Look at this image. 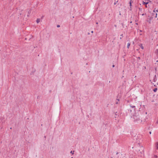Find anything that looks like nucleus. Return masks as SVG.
Instances as JSON below:
<instances>
[{
  "label": "nucleus",
  "instance_id": "obj_1",
  "mask_svg": "<svg viewBox=\"0 0 158 158\" xmlns=\"http://www.w3.org/2000/svg\"><path fill=\"white\" fill-rule=\"evenodd\" d=\"M133 118L134 119V121L138 123H141L142 122V120L140 118L139 116L136 113L133 115Z\"/></svg>",
  "mask_w": 158,
  "mask_h": 158
},
{
  "label": "nucleus",
  "instance_id": "obj_2",
  "mask_svg": "<svg viewBox=\"0 0 158 158\" xmlns=\"http://www.w3.org/2000/svg\"><path fill=\"white\" fill-rule=\"evenodd\" d=\"M156 80H157L156 76V75H155L154 76V77L153 81L154 82H156Z\"/></svg>",
  "mask_w": 158,
  "mask_h": 158
},
{
  "label": "nucleus",
  "instance_id": "obj_3",
  "mask_svg": "<svg viewBox=\"0 0 158 158\" xmlns=\"http://www.w3.org/2000/svg\"><path fill=\"white\" fill-rule=\"evenodd\" d=\"M130 106L131 107H132V108H134L133 109V110H134V111H135V106H134L132 105L131 104L130 105Z\"/></svg>",
  "mask_w": 158,
  "mask_h": 158
},
{
  "label": "nucleus",
  "instance_id": "obj_4",
  "mask_svg": "<svg viewBox=\"0 0 158 158\" xmlns=\"http://www.w3.org/2000/svg\"><path fill=\"white\" fill-rule=\"evenodd\" d=\"M40 21V19H37L36 20V22L37 23H39Z\"/></svg>",
  "mask_w": 158,
  "mask_h": 158
},
{
  "label": "nucleus",
  "instance_id": "obj_5",
  "mask_svg": "<svg viewBox=\"0 0 158 158\" xmlns=\"http://www.w3.org/2000/svg\"><path fill=\"white\" fill-rule=\"evenodd\" d=\"M27 10L28 12V13L29 14H30L31 12V10H30V9H27Z\"/></svg>",
  "mask_w": 158,
  "mask_h": 158
},
{
  "label": "nucleus",
  "instance_id": "obj_6",
  "mask_svg": "<svg viewBox=\"0 0 158 158\" xmlns=\"http://www.w3.org/2000/svg\"><path fill=\"white\" fill-rule=\"evenodd\" d=\"M148 2H145L144 1H143V4L147 5L148 4Z\"/></svg>",
  "mask_w": 158,
  "mask_h": 158
},
{
  "label": "nucleus",
  "instance_id": "obj_7",
  "mask_svg": "<svg viewBox=\"0 0 158 158\" xmlns=\"http://www.w3.org/2000/svg\"><path fill=\"white\" fill-rule=\"evenodd\" d=\"M130 45V43H128L127 45V48H129V47Z\"/></svg>",
  "mask_w": 158,
  "mask_h": 158
},
{
  "label": "nucleus",
  "instance_id": "obj_8",
  "mask_svg": "<svg viewBox=\"0 0 158 158\" xmlns=\"http://www.w3.org/2000/svg\"><path fill=\"white\" fill-rule=\"evenodd\" d=\"M157 90V88H155L153 89V91L154 92H156Z\"/></svg>",
  "mask_w": 158,
  "mask_h": 158
},
{
  "label": "nucleus",
  "instance_id": "obj_9",
  "mask_svg": "<svg viewBox=\"0 0 158 158\" xmlns=\"http://www.w3.org/2000/svg\"><path fill=\"white\" fill-rule=\"evenodd\" d=\"M116 100L117 101H116V104H118V102L119 101V100L118 99H117Z\"/></svg>",
  "mask_w": 158,
  "mask_h": 158
},
{
  "label": "nucleus",
  "instance_id": "obj_10",
  "mask_svg": "<svg viewBox=\"0 0 158 158\" xmlns=\"http://www.w3.org/2000/svg\"><path fill=\"white\" fill-rule=\"evenodd\" d=\"M118 1H116V0H115V2L114 3V5H115L116 4V3H117V2H118Z\"/></svg>",
  "mask_w": 158,
  "mask_h": 158
},
{
  "label": "nucleus",
  "instance_id": "obj_11",
  "mask_svg": "<svg viewBox=\"0 0 158 158\" xmlns=\"http://www.w3.org/2000/svg\"><path fill=\"white\" fill-rule=\"evenodd\" d=\"M158 157V156L157 155H154V158H157Z\"/></svg>",
  "mask_w": 158,
  "mask_h": 158
},
{
  "label": "nucleus",
  "instance_id": "obj_12",
  "mask_svg": "<svg viewBox=\"0 0 158 158\" xmlns=\"http://www.w3.org/2000/svg\"><path fill=\"white\" fill-rule=\"evenodd\" d=\"M141 48H142V49H143V47L142 46V44H141V46H140Z\"/></svg>",
  "mask_w": 158,
  "mask_h": 158
},
{
  "label": "nucleus",
  "instance_id": "obj_13",
  "mask_svg": "<svg viewBox=\"0 0 158 158\" xmlns=\"http://www.w3.org/2000/svg\"><path fill=\"white\" fill-rule=\"evenodd\" d=\"M139 11H141L142 10V9L140 8H139Z\"/></svg>",
  "mask_w": 158,
  "mask_h": 158
},
{
  "label": "nucleus",
  "instance_id": "obj_14",
  "mask_svg": "<svg viewBox=\"0 0 158 158\" xmlns=\"http://www.w3.org/2000/svg\"><path fill=\"white\" fill-rule=\"evenodd\" d=\"M156 124H158V118H157V121L156 122Z\"/></svg>",
  "mask_w": 158,
  "mask_h": 158
},
{
  "label": "nucleus",
  "instance_id": "obj_15",
  "mask_svg": "<svg viewBox=\"0 0 158 158\" xmlns=\"http://www.w3.org/2000/svg\"><path fill=\"white\" fill-rule=\"evenodd\" d=\"M157 13H156V16H155V18H156L157 17Z\"/></svg>",
  "mask_w": 158,
  "mask_h": 158
},
{
  "label": "nucleus",
  "instance_id": "obj_16",
  "mask_svg": "<svg viewBox=\"0 0 158 158\" xmlns=\"http://www.w3.org/2000/svg\"><path fill=\"white\" fill-rule=\"evenodd\" d=\"M60 27V25H57V27Z\"/></svg>",
  "mask_w": 158,
  "mask_h": 158
},
{
  "label": "nucleus",
  "instance_id": "obj_17",
  "mask_svg": "<svg viewBox=\"0 0 158 158\" xmlns=\"http://www.w3.org/2000/svg\"><path fill=\"white\" fill-rule=\"evenodd\" d=\"M74 152V151H73V152L72 151H71V152H70V153H72V154H73V152Z\"/></svg>",
  "mask_w": 158,
  "mask_h": 158
},
{
  "label": "nucleus",
  "instance_id": "obj_18",
  "mask_svg": "<svg viewBox=\"0 0 158 158\" xmlns=\"http://www.w3.org/2000/svg\"><path fill=\"white\" fill-rule=\"evenodd\" d=\"M156 148L157 149H158V143H157V145H156Z\"/></svg>",
  "mask_w": 158,
  "mask_h": 158
},
{
  "label": "nucleus",
  "instance_id": "obj_19",
  "mask_svg": "<svg viewBox=\"0 0 158 158\" xmlns=\"http://www.w3.org/2000/svg\"><path fill=\"white\" fill-rule=\"evenodd\" d=\"M154 13H153V14H152L153 15V14H155L156 13V12H155V10H154Z\"/></svg>",
  "mask_w": 158,
  "mask_h": 158
},
{
  "label": "nucleus",
  "instance_id": "obj_20",
  "mask_svg": "<svg viewBox=\"0 0 158 158\" xmlns=\"http://www.w3.org/2000/svg\"><path fill=\"white\" fill-rule=\"evenodd\" d=\"M156 12H158V9L156 10Z\"/></svg>",
  "mask_w": 158,
  "mask_h": 158
},
{
  "label": "nucleus",
  "instance_id": "obj_21",
  "mask_svg": "<svg viewBox=\"0 0 158 158\" xmlns=\"http://www.w3.org/2000/svg\"><path fill=\"white\" fill-rule=\"evenodd\" d=\"M130 6H131V2H130Z\"/></svg>",
  "mask_w": 158,
  "mask_h": 158
},
{
  "label": "nucleus",
  "instance_id": "obj_22",
  "mask_svg": "<svg viewBox=\"0 0 158 158\" xmlns=\"http://www.w3.org/2000/svg\"><path fill=\"white\" fill-rule=\"evenodd\" d=\"M120 36H122V37H123V34H121V35H120Z\"/></svg>",
  "mask_w": 158,
  "mask_h": 158
},
{
  "label": "nucleus",
  "instance_id": "obj_23",
  "mask_svg": "<svg viewBox=\"0 0 158 158\" xmlns=\"http://www.w3.org/2000/svg\"><path fill=\"white\" fill-rule=\"evenodd\" d=\"M145 7H146V8H147V7H148V6H147V5H145Z\"/></svg>",
  "mask_w": 158,
  "mask_h": 158
},
{
  "label": "nucleus",
  "instance_id": "obj_24",
  "mask_svg": "<svg viewBox=\"0 0 158 158\" xmlns=\"http://www.w3.org/2000/svg\"><path fill=\"white\" fill-rule=\"evenodd\" d=\"M112 67H114V65H112Z\"/></svg>",
  "mask_w": 158,
  "mask_h": 158
},
{
  "label": "nucleus",
  "instance_id": "obj_25",
  "mask_svg": "<svg viewBox=\"0 0 158 158\" xmlns=\"http://www.w3.org/2000/svg\"><path fill=\"white\" fill-rule=\"evenodd\" d=\"M145 15V14H142V15Z\"/></svg>",
  "mask_w": 158,
  "mask_h": 158
},
{
  "label": "nucleus",
  "instance_id": "obj_26",
  "mask_svg": "<svg viewBox=\"0 0 158 158\" xmlns=\"http://www.w3.org/2000/svg\"><path fill=\"white\" fill-rule=\"evenodd\" d=\"M149 134H151V131H150L149 132Z\"/></svg>",
  "mask_w": 158,
  "mask_h": 158
},
{
  "label": "nucleus",
  "instance_id": "obj_27",
  "mask_svg": "<svg viewBox=\"0 0 158 158\" xmlns=\"http://www.w3.org/2000/svg\"><path fill=\"white\" fill-rule=\"evenodd\" d=\"M91 32L92 33H93V32H94L93 31H91Z\"/></svg>",
  "mask_w": 158,
  "mask_h": 158
},
{
  "label": "nucleus",
  "instance_id": "obj_28",
  "mask_svg": "<svg viewBox=\"0 0 158 158\" xmlns=\"http://www.w3.org/2000/svg\"><path fill=\"white\" fill-rule=\"evenodd\" d=\"M130 23H132V21H131L130 22Z\"/></svg>",
  "mask_w": 158,
  "mask_h": 158
},
{
  "label": "nucleus",
  "instance_id": "obj_29",
  "mask_svg": "<svg viewBox=\"0 0 158 158\" xmlns=\"http://www.w3.org/2000/svg\"><path fill=\"white\" fill-rule=\"evenodd\" d=\"M130 112H131L132 111V110H130Z\"/></svg>",
  "mask_w": 158,
  "mask_h": 158
},
{
  "label": "nucleus",
  "instance_id": "obj_30",
  "mask_svg": "<svg viewBox=\"0 0 158 158\" xmlns=\"http://www.w3.org/2000/svg\"><path fill=\"white\" fill-rule=\"evenodd\" d=\"M98 22H97V23H96V24H98Z\"/></svg>",
  "mask_w": 158,
  "mask_h": 158
},
{
  "label": "nucleus",
  "instance_id": "obj_31",
  "mask_svg": "<svg viewBox=\"0 0 158 158\" xmlns=\"http://www.w3.org/2000/svg\"><path fill=\"white\" fill-rule=\"evenodd\" d=\"M140 32H142V31L141 30H140Z\"/></svg>",
  "mask_w": 158,
  "mask_h": 158
},
{
  "label": "nucleus",
  "instance_id": "obj_32",
  "mask_svg": "<svg viewBox=\"0 0 158 158\" xmlns=\"http://www.w3.org/2000/svg\"><path fill=\"white\" fill-rule=\"evenodd\" d=\"M118 154V152H117V153H116V154H117H117Z\"/></svg>",
  "mask_w": 158,
  "mask_h": 158
},
{
  "label": "nucleus",
  "instance_id": "obj_33",
  "mask_svg": "<svg viewBox=\"0 0 158 158\" xmlns=\"http://www.w3.org/2000/svg\"><path fill=\"white\" fill-rule=\"evenodd\" d=\"M148 1H149V2H151L150 1V0H148Z\"/></svg>",
  "mask_w": 158,
  "mask_h": 158
},
{
  "label": "nucleus",
  "instance_id": "obj_34",
  "mask_svg": "<svg viewBox=\"0 0 158 158\" xmlns=\"http://www.w3.org/2000/svg\"><path fill=\"white\" fill-rule=\"evenodd\" d=\"M138 58L139 59H140V57H139Z\"/></svg>",
  "mask_w": 158,
  "mask_h": 158
},
{
  "label": "nucleus",
  "instance_id": "obj_35",
  "mask_svg": "<svg viewBox=\"0 0 158 158\" xmlns=\"http://www.w3.org/2000/svg\"><path fill=\"white\" fill-rule=\"evenodd\" d=\"M114 26H115V27H116V25H114Z\"/></svg>",
  "mask_w": 158,
  "mask_h": 158
},
{
  "label": "nucleus",
  "instance_id": "obj_36",
  "mask_svg": "<svg viewBox=\"0 0 158 158\" xmlns=\"http://www.w3.org/2000/svg\"><path fill=\"white\" fill-rule=\"evenodd\" d=\"M122 155L121 154V155H120V156H122Z\"/></svg>",
  "mask_w": 158,
  "mask_h": 158
},
{
  "label": "nucleus",
  "instance_id": "obj_37",
  "mask_svg": "<svg viewBox=\"0 0 158 158\" xmlns=\"http://www.w3.org/2000/svg\"><path fill=\"white\" fill-rule=\"evenodd\" d=\"M27 16H29V15H27Z\"/></svg>",
  "mask_w": 158,
  "mask_h": 158
},
{
  "label": "nucleus",
  "instance_id": "obj_38",
  "mask_svg": "<svg viewBox=\"0 0 158 158\" xmlns=\"http://www.w3.org/2000/svg\"><path fill=\"white\" fill-rule=\"evenodd\" d=\"M120 39H121V37H120Z\"/></svg>",
  "mask_w": 158,
  "mask_h": 158
},
{
  "label": "nucleus",
  "instance_id": "obj_39",
  "mask_svg": "<svg viewBox=\"0 0 158 158\" xmlns=\"http://www.w3.org/2000/svg\"><path fill=\"white\" fill-rule=\"evenodd\" d=\"M71 158H73V157H72Z\"/></svg>",
  "mask_w": 158,
  "mask_h": 158
}]
</instances>
